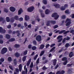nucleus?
I'll return each mask as SVG.
<instances>
[{
    "label": "nucleus",
    "mask_w": 74,
    "mask_h": 74,
    "mask_svg": "<svg viewBox=\"0 0 74 74\" xmlns=\"http://www.w3.org/2000/svg\"><path fill=\"white\" fill-rule=\"evenodd\" d=\"M64 71H58L57 73L56 74H63L64 73Z\"/></svg>",
    "instance_id": "12"
},
{
    "label": "nucleus",
    "mask_w": 74,
    "mask_h": 74,
    "mask_svg": "<svg viewBox=\"0 0 74 74\" xmlns=\"http://www.w3.org/2000/svg\"><path fill=\"white\" fill-rule=\"evenodd\" d=\"M32 50L34 51V50H36L37 49V47L36 46H33L32 47Z\"/></svg>",
    "instance_id": "29"
},
{
    "label": "nucleus",
    "mask_w": 74,
    "mask_h": 74,
    "mask_svg": "<svg viewBox=\"0 0 74 74\" xmlns=\"http://www.w3.org/2000/svg\"><path fill=\"white\" fill-rule=\"evenodd\" d=\"M54 6L56 8H59V7H60V6L59 4H56L54 5Z\"/></svg>",
    "instance_id": "16"
},
{
    "label": "nucleus",
    "mask_w": 74,
    "mask_h": 74,
    "mask_svg": "<svg viewBox=\"0 0 74 74\" xmlns=\"http://www.w3.org/2000/svg\"><path fill=\"white\" fill-rule=\"evenodd\" d=\"M40 59L39 58H38L37 59V60H36V66H37V65H38V63H39V60Z\"/></svg>",
    "instance_id": "34"
},
{
    "label": "nucleus",
    "mask_w": 74,
    "mask_h": 74,
    "mask_svg": "<svg viewBox=\"0 0 74 74\" xmlns=\"http://www.w3.org/2000/svg\"><path fill=\"white\" fill-rule=\"evenodd\" d=\"M66 22H67L66 24V26H69L70 24H71V19L67 18L66 20Z\"/></svg>",
    "instance_id": "1"
},
{
    "label": "nucleus",
    "mask_w": 74,
    "mask_h": 74,
    "mask_svg": "<svg viewBox=\"0 0 74 74\" xmlns=\"http://www.w3.org/2000/svg\"><path fill=\"white\" fill-rule=\"evenodd\" d=\"M72 18H74V14H73L71 15Z\"/></svg>",
    "instance_id": "64"
},
{
    "label": "nucleus",
    "mask_w": 74,
    "mask_h": 74,
    "mask_svg": "<svg viewBox=\"0 0 74 74\" xmlns=\"http://www.w3.org/2000/svg\"><path fill=\"white\" fill-rule=\"evenodd\" d=\"M25 21H29V17L27 15H25Z\"/></svg>",
    "instance_id": "17"
},
{
    "label": "nucleus",
    "mask_w": 74,
    "mask_h": 74,
    "mask_svg": "<svg viewBox=\"0 0 74 74\" xmlns=\"http://www.w3.org/2000/svg\"><path fill=\"white\" fill-rule=\"evenodd\" d=\"M14 47L16 48H18V47H20V45H19L16 44L15 45Z\"/></svg>",
    "instance_id": "42"
},
{
    "label": "nucleus",
    "mask_w": 74,
    "mask_h": 74,
    "mask_svg": "<svg viewBox=\"0 0 74 74\" xmlns=\"http://www.w3.org/2000/svg\"><path fill=\"white\" fill-rule=\"evenodd\" d=\"M28 4H29V2H26L25 3V5H27Z\"/></svg>",
    "instance_id": "55"
},
{
    "label": "nucleus",
    "mask_w": 74,
    "mask_h": 74,
    "mask_svg": "<svg viewBox=\"0 0 74 74\" xmlns=\"http://www.w3.org/2000/svg\"><path fill=\"white\" fill-rule=\"evenodd\" d=\"M74 30H71V31H70V33H72V34L73 35H74Z\"/></svg>",
    "instance_id": "50"
},
{
    "label": "nucleus",
    "mask_w": 74,
    "mask_h": 74,
    "mask_svg": "<svg viewBox=\"0 0 74 74\" xmlns=\"http://www.w3.org/2000/svg\"><path fill=\"white\" fill-rule=\"evenodd\" d=\"M0 33H5V30L4 29H3L1 27H0Z\"/></svg>",
    "instance_id": "8"
},
{
    "label": "nucleus",
    "mask_w": 74,
    "mask_h": 74,
    "mask_svg": "<svg viewBox=\"0 0 74 74\" xmlns=\"http://www.w3.org/2000/svg\"><path fill=\"white\" fill-rule=\"evenodd\" d=\"M50 12V11H49V10L48 9H47L46 10V11H45V13L46 14H49V12Z\"/></svg>",
    "instance_id": "20"
},
{
    "label": "nucleus",
    "mask_w": 74,
    "mask_h": 74,
    "mask_svg": "<svg viewBox=\"0 0 74 74\" xmlns=\"http://www.w3.org/2000/svg\"><path fill=\"white\" fill-rule=\"evenodd\" d=\"M3 40H0V44H3Z\"/></svg>",
    "instance_id": "58"
},
{
    "label": "nucleus",
    "mask_w": 74,
    "mask_h": 74,
    "mask_svg": "<svg viewBox=\"0 0 74 74\" xmlns=\"http://www.w3.org/2000/svg\"><path fill=\"white\" fill-rule=\"evenodd\" d=\"M27 57V56H24L22 59V60L23 62H25L26 60V58Z\"/></svg>",
    "instance_id": "22"
},
{
    "label": "nucleus",
    "mask_w": 74,
    "mask_h": 74,
    "mask_svg": "<svg viewBox=\"0 0 74 74\" xmlns=\"http://www.w3.org/2000/svg\"><path fill=\"white\" fill-rule=\"evenodd\" d=\"M65 32V30H62L61 31H60L59 34H62L63 33H64Z\"/></svg>",
    "instance_id": "36"
},
{
    "label": "nucleus",
    "mask_w": 74,
    "mask_h": 74,
    "mask_svg": "<svg viewBox=\"0 0 74 74\" xmlns=\"http://www.w3.org/2000/svg\"><path fill=\"white\" fill-rule=\"evenodd\" d=\"M70 39V38L69 37H67V38H65V40H69Z\"/></svg>",
    "instance_id": "52"
},
{
    "label": "nucleus",
    "mask_w": 74,
    "mask_h": 74,
    "mask_svg": "<svg viewBox=\"0 0 74 74\" xmlns=\"http://www.w3.org/2000/svg\"><path fill=\"white\" fill-rule=\"evenodd\" d=\"M26 65H25L24 67V69L25 70V71L26 72V74H27V68H26Z\"/></svg>",
    "instance_id": "28"
},
{
    "label": "nucleus",
    "mask_w": 74,
    "mask_h": 74,
    "mask_svg": "<svg viewBox=\"0 0 74 74\" xmlns=\"http://www.w3.org/2000/svg\"><path fill=\"white\" fill-rule=\"evenodd\" d=\"M36 40L39 42L41 41V36L40 35L37 36L36 38Z\"/></svg>",
    "instance_id": "5"
},
{
    "label": "nucleus",
    "mask_w": 74,
    "mask_h": 74,
    "mask_svg": "<svg viewBox=\"0 0 74 74\" xmlns=\"http://www.w3.org/2000/svg\"><path fill=\"white\" fill-rule=\"evenodd\" d=\"M55 44H53L51 45V47H53V46H55Z\"/></svg>",
    "instance_id": "63"
},
{
    "label": "nucleus",
    "mask_w": 74,
    "mask_h": 74,
    "mask_svg": "<svg viewBox=\"0 0 74 74\" xmlns=\"http://www.w3.org/2000/svg\"><path fill=\"white\" fill-rule=\"evenodd\" d=\"M16 59H15L14 60V63L15 64V65H16V63H17V62H16Z\"/></svg>",
    "instance_id": "49"
},
{
    "label": "nucleus",
    "mask_w": 74,
    "mask_h": 74,
    "mask_svg": "<svg viewBox=\"0 0 74 74\" xmlns=\"http://www.w3.org/2000/svg\"><path fill=\"white\" fill-rule=\"evenodd\" d=\"M37 57H38V55L37 54L34 57V60H36V59L37 58Z\"/></svg>",
    "instance_id": "43"
},
{
    "label": "nucleus",
    "mask_w": 74,
    "mask_h": 74,
    "mask_svg": "<svg viewBox=\"0 0 74 74\" xmlns=\"http://www.w3.org/2000/svg\"><path fill=\"white\" fill-rule=\"evenodd\" d=\"M55 47H54L53 48H52L51 50H50V52H52V51H53V50H54V49H55Z\"/></svg>",
    "instance_id": "53"
},
{
    "label": "nucleus",
    "mask_w": 74,
    "mask_h": 74,
    "mask_svg": "<svg viewBox=\"0 0 74 74\" xmlns=\"http://www.w3.org/2000/svg\"><path fill=\"white\" fill-rule=\"evenodd\" d=\"M33 67V63L32 62L30 65V67L31 68H32Z\"/></svg>",
    "instance_id": "40"
},
{
    "label": "nucleus",
    "mask_w": 74,
    "mask_h": 74,
    "mask_svg": "<svg viewBox=\"0 0 74 74\" xmlns=\"http://www.w3.org/2000/svg\"><path fill=\"white\" fill-rule=\"evenodd\" d=\"M44 51H42V52H41L40 53V56H42L43 54H44Z\"/></svg>",
    "instance_id": "33"
},
{
    "label": "nucleus",
    "mask_w": 74,
    "mask_h": 74,
    "mask_svg": "<svg viewBox=\"0 0 74 74\" xmlns=\"http://www.w3.org/2000/svg\"><path fill=\"white\" fill-rule=\"evenodd\" d=\"M19 33V31L18 30H17L16 31V32L14 31L12 33L13 34H15V33Z\"/></svg>",
    "instance_id": "32"
},
{
    "label": "nucleus",
    "mask_w": 74,
    "mask_h": 74,
    "mask_svg": "<svg viewBox=\"0 0 74 74\" xmlns=\"http://www.w3.org/2000/svg\"><path fill=\"white\" fill-rule=\"evenodd\" d=\"M73 7V8L74 7V3H73L71 5V8H72Z\"/></svg>",
    "instance_id": "61"
},
{
    "label": "nucleus",
    "mask_w": 74,
    "mask_h": 74,
    "mask_svg": "<svg viewBox=\"0 0 74 74\" xmlns=\"http://www.w3.org/2000/svg\"><path fill=\"white\" fill-rule=\"evenodd\" d=\"M0 61L1 62H3L4 61V59L3 58H1L0 59Z\"/></svg>",
    "instance_id": "45"
},
{
    "label": "nucleus",
    "mask_w": 74,
    "mask_h": 74,
    "mask_svg": "<svg viewBox=\"0 0 74 74\" xmlns=\"http://www.w3.org/2000/svg\"><path fill=\"white\" fill-rule=\"evenodd\" d=\"M73 65V64H67V67H71V66Z\"/></svg>",
    "instance_id": "44"
},
{
    "label": "nucleus",
    "mask_w": 74,
    "mask_h": 74,
    "mask_svg": "<svg viewBox=\"0 0 74 74\" xmlns=\"http://www.w3.org/2000/svg\"><path fill=\"white\" fill-rule=\"evenodd\" d=\"M73 56V52H71L69 54V57L72 58Z\"/></svg>",
    "instance_id": "15"
},
{
    "label": "nucleus",
    "mask_w": 74,
    "mask_h": 74,
    "mask_svg": "<svg viewBox=\"0 0 74 74\" xmlns=\"http://www.w3.org/2000/svg\"><path fill=\"white\" fill-rule=\"evenodd\" d=\"M6 37L7 39H10V36L7 34L6 35Z\"/></svg>",
    "instance_id": "25"
},
{
    "label": "nucleus",
    "mask_w": 74,
    "mask_h": 74,
    "mask_svg": "<svg viewBox=\"0 0 74 74\" xmlns=\"http://www.w3.org/2000/svg\"><path fill=\"white\" fill-rule=\"evenodd\" d=\"M64 8H65V7L64 6L61 7L60 8L61 10H62V11H63V10H64Z\"/></svg>",
    "instance_id": "38"
},
{
    "label": "nucleus",
    "mask_w": 74,
    "mask_h": 74,
    "mask_svg": "<svg viewBox=\"0 0 74 74\" xmlns=\"http://www.w3.org/2000/svg\"><path fill=\"white\" fill-rule=\"evenodd\" d=\"M53 65L55 66V65H56V62L57 60L56 59H54V60H53Z\"/></svg>",
    "instance_id": "21"
},
{
    "label": "nucleus",
    "mask_w": 74,
    "mask_h": 74,
    "mask_svg": "<svg viewBox=\"0 0 74 74\" xmlns=\"http://www.w3.org/2000/svg\"><path fill=\"white\" fill-rule=\"evenodd\" d=\"M34 10V7L31 6L30 8H29L27 9V11L28 12H32Z\"/></svg>",
    "instance_id": "6"
},
{
    "label": "nucleus",
    "mask_w": 74,
    "mask_h": 74,
    "mask_svg": "<svg viewBox=\"0 0 74 74\" xmlns=\"http://www.w3.org/2000/svg\"><path fill=\"white\" fill-rule=\"evenodd\" d=\"M18 16H14V19H15L16 20H18Z\"/></svg>",
    "instance_id": "31"
},
{
    "label": "nucleus",
    "mask_w": 74,
    "mask_h": 74,
    "mask_svg": "<svg viewBox=\"0 0 74 74\" xmlns=\"http://www.w3.org/2000/svg\"><path fill=\"white\" fill-rule=\"evenodd\" d=\"M34 17H35V20H37L38 21V22H39L40 21V20L38 18V16L36 14H34Z\"/></svg>",
    "instance_id": "9"
},
{
    "label": "nucleus",
    "mask_w": 74,
    "mask_h": 74,
    "mask_svg": "<svg viewBox=\"0 0 74 74\" xmlns=\"http://www.w3.org/2000/svg\"><path fill=\"white\" fill-rule=\"evenodd\" d=\"M23 18L21 17L19 19V21H23Z\"/></svg>",
    "instance_id": "54"
},
{
    "label": "nucleus",
    "mask_w": 74,
    "mask_h": 74,
    "mask_svg": "<svg viewBox=\"0 0 74 74\" xmlns=\"http://www.w3.org/2000/svg\"><path fill=\"white\" fill-rule=\"evenodd\" d=\"M52 17H54L55 19H58L59 16L58 15V14L56 13H55L52 14Z\"/></svg>",
    "instance_id": "2"
},
{
    "label": "nucleus",
    "mask_w": 74,
    "mask_h": 74,
    "mask_svg": "<svg viewBox=\"0 0 74 74\" xmlns=\"http://www.w3.org/2000/svg\"><path fill=\"white\" fill-rule=\"evenodd\" d=\"M62 19H65V15H63L62 16Z\"/></svg>",
    "instance_id": "57"
},
{
    "label": "nucleus",
    "mask_w": 74,
    "mask_h": 74,
    "mask_svg": "<svg viewBox=\"0 0 74 74\" xmlns=\"http://www.w3.org/2000/svg\"><path fill=\"white\" fill-rule=\"evenodd\" d=\"M19 70L20 71H22V64H20L19 66Z\"/></svg>",
    "instance_id": "19"
},
{
    "label": "nucleus",
    "mask_w": 74,
    "mask_h": 74,
    "mask_svg": "<svg viewBox=\"0 0 74 74\" xmlns=\"http://www.w3.org/2000/svg\"><path fill=\"white\" fill-rule=\"evenodd\" d=\"M56 21H49L48 22V23L46 25L47 26H49V23H52V24H53V25H54L56 23Z\"/></svg>",
    "instance_id": "4"
},
{
    "label": "nucleus",
    "mask_w": 74,
    "mask_h": 74,
    "mask_svg": "<svg viewBox=\"0 0 74 74\" xmlns=\"http://www.w3.org/2000/svg\"><path fill=\"white\" fill-rule=\"evenodd\" d=\"M7 51V49L5 47H4L2 49V51H1V53L2 54H4V53H6Z\"/></svg>",
    "instance_id": "3"
},
{
    "label": "nucleus",
    "mask_w": 74,
    "mask_h": 74,
    "mask_svg": "<svg viewBox=\"0 0 74 74\" xmlns=\"http://www.w3.org/2000/svg\"><path fill=\"white\" fill-rule=\"evenodd\" d=\"M44 45H41L40 47V49H43V48H44Z\"/></svg>",
    "instance_id": "37"
},
{
    "label": "nucleus",
    "mask_w": 74,
    "mask_h": 74,
    "mask_svg": "<svg viewBox=\"0 0 74 74\" xmlns=\"http://www.w3.org/2000/svg\"><path fill=\"white\" fill-rule=\"evenodd\" d=\"M64 71H58L57 73L56 74H63L64 73Z\"/></svg>",
    "instance_id": "11"
},
{
    "label": "nucleus",
    "mask_w": 74,
    "mask_h": 74,
    "mask_svg": "<svg viewBox=\"0 0 74 74\" xmlns=\"http://www.w3.org/2000/svg\"><path fill=\"white\" fill-rule=\"evenodd\" d=\"M15 56L18 57L20 56V54H19V53H15Z\"/></svg>",
    "instance_id": "24"
},
{
    "label": "nucleus",
    "mask_w": 74,
    "mask_h": 74,
    "mask_svg": "<svg viewBox=\"0 0 74 74\" xmlns=\"http://www.w3.org/2000/svg\"><path fill=\"white\" fill-rule=\"evenodd\" d=\"M33 44L34 45H36L37 44V42L36 40H34L33 42Z\"/></svg>",
    "instance_id": "46"
},
{
    "label": "nucleus",
    "mask_w": 74,
    "mask_h": 74,
    "mask_svg": "<svg viewBox=\"0 0 74 74\" xmlns=\"http://www.w3.org/2000/svg\"><path fill=\"white\" fill-rule=\"evenodd\" d=\"M65 14H70V12H69V10H67L65 11Z\"/></svg>",
    "instance_id": "26"
},
{
    "label": "nucleus",
    "mask_w": 74,
    "mask_h": 74,
    "mask_svg": "<svg viewBox=\"0 0 74 74\" xmlns=\"http://www.w3.org/2000/svg\"><path fill=\"white\" fill-rule=\"evenodd\" d=\"M6 20L7 22H10V18H9L8 17H7L6 18Z\"/></svg>",
    "instance_id": "39"
},
{
    "label": "nucleus",
    "mask_w": 74,
    "mask_h": 74,
    "mask_svg": "<svg viewBox=\"0 0 74 74\" xmlns=\"http://www.w3.org/2000/svg\"><path fill=\"white\" fill-rule=\"evenodd\" d=\"M47 69V68L45 67V66L43 67L42 70H46Z\"/></svg>",
    "instance_id": "59"
},
{
    "label": "nucleus",
    "mask_w": 74,
    "mask_h": 74,
    "mask_svg": "<svg viewBox=\"0 0 74 74\" xmlns=\"http://www.w3.org/2000/svg\"><path fill=\"white\" fill-rule=\"evenodd\" d=\"M15 71L16 72H14V74H18V73L19 72V69H16Z\"/></svg>",
    "instance_id": "23"
},
{
    "label": "nucleus",
    "mask_w": 74,
    "mask_h": 74,
    "mask_svg": "<svg viewBox=\"0 0 74 74\" xmlns=\"http://www.w3.org/2000/svg\"><path fill=\"white\" fill-rule=\"evenodd\" d=\"M43 3L44 4H47V0H43Z\"/></svg>",
    "instance_id": "30"
},
{
    "label": "nucleus",
    "mask_w": 74,
    "mask_h": 74,
    "mask_svg": "<svg viewBox=\"0 0 74 74\" xmlns=\"http://www.w3.org/2000/svg\"><path fill=\"white\" fill-rule=\"evenodd\" d=\"M10 10L12 12H14L15 11V8L13 7H11L10 8Z\"/></svg>",
    "instance_id": "10"
},
{
    "label": "nucleus",
    "mask_w": 74,
    "mask_h": 74,
    "mask_svg": "<svg viewBox=\"0 0 74 74\" xmlns=\"http://www.w3.org/2000/svg\"><path fill=\"white\" fill-rule=\"evenodd\" d=\"M23 12V10L21 8H20L18 11V15H21V13Z\"/></svg>",
    "instance_id": "14"
},
{
    "label": "nucleus",
    "mask_w": 74,
    "mask_h": 74,
    "mask_svg": "<svg viewBox=\"0 0 74 74\" xmlns=\"http://www.w3.org/2000/svg\"><path fill=\"white\" fill-rule=\"evenodd\" d=\"M8 61H9V62H11L12 60V59L11 58V57H9L8 58Z\"/></svg>",
    "instance_id": "35"
},
{
    "label": "nucleus",
    "mask_w": 74,
    "mask_h": 74,
    "mask_svg": "<svg viewBox=\"0 0 74 74\" xmlns=\"http://www.w3.org/2000/svg\"><path fill=\"white\" fill-rule=\"evenodd\" d=\"M54 29H56V28H58V25H56L54 27H53Z\"/></svg>",
    "instance_id": "56"
},
{
    "label": "nucleus",
    "mask_w": 74,
    "mask_h": 74,
    "mask_svg": "<svg viewBox=\"0 0 74 74\" xmlns=\"http://www.w3.org/2000/svg\"><path fill=\"white\" fill-rule=\"evenodd\" d=\"M69 43H66L65 45V47L66 48H67V47H69Z\"/></svg>",
    "instance_id": "48"
},
{
    "label": "nucleus",
    "mask_w": 74,
    "mask_h": 74,
    "mask_svg": "<svg viewBox=\"0 0 74 74\" xmlns=\"http://www.w3.org/2000/svg\"><path fill=\"white\" fill-rule=\"evenodd\" d=\"M30 62H31V59H30L28 61L27 64V66H28L30 65Z\"/></svg>",
    "instance_id": "18"
},
{
    "label": "nucleus",
    "mask_w": 74,
    "mask_h": 74,
    "mask_svg": "<svg viewBox=\"0 0 74 74\" xmlns=\"http://www.w3.org/2000/svg\"><path fill=\"white\" fill-rule=\"evenodd\" d=\"M4 12H8V9L6 8H4Z\"/></svg>",
    "instance_id": "47"
},
{
    "label": "nucleus",
    "mask_w": 74,
    "mask_h": 74,
    "mask_svg": "<svg viewBox=\"0 0 74 74\" xmlns=\"http://www.w3.org/2000/svg\"><path fill=\"white\" fill-rule=\"evenodd\" d=\"M10 69H11V70H13V66H11V65H10L9 66Z\"/></svg>",
    "instance_id": "41"
},
{
    "label": "nucleus",
    "mask_w": 74,
    "mask_h": 74,
    "mask_svg": "<svg viewBox=\"0 0 74 74\" xmlns=\"http://www.w3.org/2000/svg\"><path fill=\"white\" fill-rule=\"evenodd\" d=\"M62 37H63V36H59L57 37V39L58 40V42H61L62 40L63 39L62 38Z\"/></svg>",
    "instance_id": "7"
},
{
    "label": "nucleus",
    "mask_w": 74,
    "mask_h": 74,
    "mask_svg": "<svg viewBox=\"0 0 74 74\" xmlns=\"http://www.w3.org/2000/svg\"><path fill=\"white\" fill-rule=\"evenodd\" d=\"M9 42H12V41H15V38H12L9 40Z\"/></svg>",
    "instance_id": "27"
},
{
    "label": "nucleus",
    "mask_w": 74,
    "mask_h": 74,
    "mask_svg": "<svg viewBox=\"0 0 74 74\" xmlns=\"http://www.w3.org/2000/svg\"><path fill=\"white\" fill-rule=\"evenodd\" d=\"M27 51H26L24 52L23 54L24 55H27Z\"/></svg>",
    "instance_id": "51"
},
{
    "label": "nucleus",
    "mask_w": 74,
    "mask_h": 74,
    "mask_svg": "<svg viewBox=\"0 0 74 74\" xmlns=\"http://www.w3.org/2000/svg\"><path fill=\"white\" fill-rule=\"evenodd\" d=\"M40 12L41 13V16L42 17L44 18L45 16L44 15V14L42 13L43 12V11L42 10H40Z\"/></svg>",
    "instance_id": "13"
},
{
    "label": "nucleus",
    "mask_w": 74,
    "mask_h": 74,
    "mask_svg": "<svg viewBox=\"0 0 74 74\" xmlns=\"http://www.w3.org/2000/svg\"><path fill=\"white\" fill-rule=\"evenodd\" d=\"M11 27V25H9L7 26V28H8V29H10Z\"/></svg>",
    "instance_id": "62"
},
{
    "label": "nucleus",
    "mask_w": 74,
    "mask_h": 74,
    "mask_svg": "<svg viewBox=\"0 0 74 74\" xmlns=\"http://www.w3.org/2000/svg\"><path fill=\"white\" fill-rule=\"evenodd\" d=\"M32 45H29L28 46V48L29 49H31V48H32Z\"/></svg>",
    "instance_id": "60"
}]
</instances>
